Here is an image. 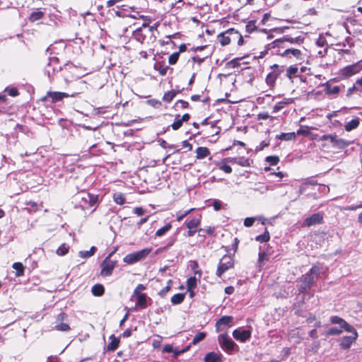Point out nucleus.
Wrapping results in <instances>:
<instances>
[{
    "label": "nucleus",
    "mask_w": 362,
    "mask_h": 362,
    "mask_svg": "<svg viewBox=\"0 0 362 362\" xmlns=\"http://www.w3.org/2000/svg\"><path fill=\"white\" fill-rule=\"evenodd\" d=\"M134 214H136L137 216H142L144 214V213L146 212V210L144 209L143 208L141 207H136L134 209Z\"/></svg>",
    "instance_id": "e2e57ef3"
},
{
    "label": "nucleus",
    "mask_w": 362,
    "mask_h": 362,
    "mask_svg": "<svg viewBox=\"0 0 362 362\" xmlns=\"http://www.w3.org/2000/svg\"><path fill=\"white\" fill-rule=\"evenodd\" d=\"M179 55H180L179 52H175V53L172 54L169 57V59H168L169 64H175L178 60Z\"/></svg>",
    "instance_id": "8fccbe9b"
},
{
    "label": "nucleus",
    "mask_w": 362,
    "mask_h": 362,
    "mask_svg": "<svg viewBox=\"0 0 362 362\" xmlns=\"http://www.w3.org/2000/svg\"><path fill=\"white\" fill-rule=\"evenodd\" d=\"M219 168L226 173H230L232 172L231 167L227 164H222L220 165Z\"/></svg>",
    "instance_id": "13d9d810"
},
{
    "label": "nucleus",
    "mask_w": 362,
    "mask_h": 362,
    "mask_svg": "<svg viewBox=\"0 0 362 362\" xmlns=\"http://www.w3.org/2000/svg\"><path fill=\"white\" fill-rule=\"evenodd\" d=\"M274 118V117L270 116L267 112H261L258 115L259 119H270L273 120Z\"/></svg>",
    "instance_id": "4d7b16f0"
},
{
    "label": "nucleus",
    "mask_w": 362,
    "mask_h": 362,
    "mask_svg": "<svg viewBox=\"0 0 362 362\" xmlns=\"http://www.w3.org/2000/svg\"><path fill=\"white\" fill-rule=\"evenodd\" d=\"M358 338V333L354 332V335L344 336L340 339L339 346L341 349L348 350Z\"/></svg>",
    "instance_id": "9d476101"
},
{
    "label": "nucleus",
    "mask_w": 362,
    "mask_h": 362,
    "mask_svg": "<svg viewBox=\"0 0 362 362\" xmlns=\"http://www.w3.org/2000/svg\"><path fill=\"white\" fill-rule=\"evenodd\" d=\"M270 239V235L268 230L266 229L264 233L262 235H257L255 240L260 243H266Z\"/></svg>",
    "instance_id": "c9c22d12"
},
{
    "label": "nucleus",
    "mask_w": 362,
    "mask_h": 362,
    "mask_svg": "<svg viewBox=\"0 0 362 362\" xmlns=\"http://www.w3.org/2000/svg\"><path fill=\"white\" fill-rule=\"evenodd\" d=\"M69 246L65 243L62 244L57 250V254L60 256L65 255L68 253Z\"/></svg>",
    "instance_id": "4c0bfd02"
},
{
    "label": "nucleus",
    "mask_w": 362,
    "mask_h": 362,
    "mask_svg": "<svg viewBox=\"0 0 362 362\" xmlns=\"http://www.w3.org/2000/svg\"><path fill=\"white\" fill-rule=\"evenodd\" d=\"M8 95L11 96H13V97L16 96L18 95V91L16 88H12L11 89H9Z\"/></svg>",
    "instance_id": "338daca9"
},
{
    "label": "nucleus",
    "mask_w": 362,
    "mask_h": 362,
    "mask_svg": "<svg viewBox=\"0 0 362 362\" xmlns=\"http://www.w3.org/2000/svg\"><path fill=\"white\" fill-rule=\"evenodd\" d=\"M229 161L243 167H248L250 165V160L245 157L231 158H229Z\"/></svg>",
    "instance_id": "6ab92c4d"
},
{
    "label": "nucleus",
    "mask_w": 362,
    "mask_h": 362,
    "mask_svg": "<svg viewBox=\"0 0 362 362\" xmlns=\"http://www.w3.org/2000/svg\"><path fill=\"white\" fill-rule=\"evenodd\" d=\"M342 332V328L331 327L327 329L326 335H339Z\"/></svg>",
    "instance_id": "a18cd8bd"
},
{
    "label": "nucleus",
    "mask_w": 362,
    "mask_h": 362,
    "mask_svg": "<svg viewBox=\"0 0 362 362\" xmlns=\"http://www.w3.org/2000/svg\"><path fill=\"white\" fill-rule=\"evenodd\" d=\"M253 190L255 192H258L260 194H264L269 190L268 186L265 185L263 183H258L253 188Z\"/></svg>",
    "instance_id": "e433bc0d"
},
{
    "label": "nucleus",
    "mask_w": 362,
    "mask_h": 362,
    "mask_svg": "<svg viewBox=\"0 0 362 362\" xmlns=\"http://www.w3.org/2000/svg\"><path fill=\"white\" fill-rule=\"evenodd\" d=\"M293 56L296 59H300L301 57V52L298 49L294 48H288L286 49L282 54V56L291 57Z\"/></svg>",
    "instance_id": "aec40b11"
},
{
    "label": "nucleus",
    "mask_w": 362,
    "mask_h": 362,
    "mask_svg": "<svg viewBox=\"0 0 362 362\" xmlns=\"http://www.w3.org/2000/svg\"><path fill=\"white\" fill-rule=\"evenodd\" d=\"M188 103L187 101H185V100H178L175 105L177 106H179L182 108V109H185L186 107H187L188 106Z\"/></svg>",
    "instance_id": "0e129e2a"
},
{
    "label": "nucleus",
    "mask_w": 362,
    "mask_h": 362,
    "mask_svg": "<svg viewBox=\"0 0 362 362\" xmlns=\"http://www.w3.org/2000/svg\"><path fill=\"white\" fill-rule=\"evenodd\" d=\"M288 104L287 101L278 102L273 107V112L276 113L282 110L286 105Z\"/></svg>",
    "instance_id": "37998d69"
},
{
    "label": "nucleus",
    "mask_w": 362,
    "mask_h": 362,
    "mask_svg": "<svg viewBox=\"0 0 362 362\" xmlns=\"http://www.w3.org/2000/svg\"><path fill=\"white\" fill-rule=\"evenodd\" d=\"M340 91V87L339 86H329L327 88V93L328 94H338Z\"/></svg>",
    "instance_id": "49530a36"
},
{
    "label": "nucleus",
    "mask_w": 362,
    "mask_h": 362,
    "mask_svg": "<svg viewBox=\"0 0 362 362\" xmlns=\"http://www.w3.org/2000/svg\"><path fill=\"white\" fill-rule=\"evenodd\" d=\"M213 206L214 210L218 211L222 207V202L220 200H214L213 202Z\"/></svg>",
    "instance_id": "680f3d73"
},
{
    "label": "nucleus",
    "mask_w": 362,
    "mask_h": 362,
    "mask_svg": "<svg viewBox=\"0 0 362 362\" xmlns=\"http://www.w3.org/2000/svg\"><path fill=\"white\" fill-rule=\"evenodd\" d=\"M323 216L320 213H316L306 218L302 223L303 227H310L317 224L322 223Z\"/></svg>",
    "instance_id": "1a4fd4ad"
},
{
    "label": "nucleus",
    "mask_w": 362,
    "mask_h": 362,
    "mask_svg": "<svg viewBox=\"0 0 362 362\" xmlns=\"http://www.w3.org/2000/svg\"><path fill=\"white\" fill-rule=\"evenodd\" d=\"M233 259L230 256L224 255L218 263L216 274L221 277L223 273L233 268Z\"/></svg>",
    "instance_id": "7ed1b4c3"
},
{
    "label": "nucleus",
    "mask_w": 362,
    "mask_h": 362,
    "mask_svg": "<svg viewBox=\"0 0 362 362\" xmlns=\"http://www.w3.org/2000/svg\"><path fill=\"white\" fill-rule=\"evenodd\" d=\"M301 280L303 283L305 284V287H303V289L305 291L308 290L315 282L314 277L310 275L303 276Z\"/></svg>",
    "instance_id": "393cba45"
},
{
    "label": "nucleus",
    "mask_w": 362,
    "mask_h": 362,
    "mask_svg": "<svg viewBox=\"0 0 362 362\" xmlns=\"http://www.w3.org/2000/svg\"><path fill=\"white\" fill-rule=\"evenodd\" d=\"M204 362H222L221 356L215 352H209L204 356Z\"/></svg>",
    "instance_id": "4be33fe9"
},
{
    "label": "nucleus",
    "mask_w": 362,
    "mask_h": 362,
    "mask_svg": "<svg viewBox=\"0 0 362 362\" xmlns=\"http://www.w3.org/2000/svg\"><path fill=\"white\" fill-rule=\"evenodd\" d=\"M226 33L232 35L233 40H238V45L239 46H241L243 45V43H244L243 37L242 35L238 30H236L233 28H230V29H228V30H226Z\"/></svg>",
    "instance_id": "f3484780"
},
{
    "label": "nucleus",
    "mask_w": 362,
    "mask_h": 362,
    "mask_svg": "<svg viewBox=\"0 0 362 362\" xmlns=\"http://www.w3.org/2000/svg\"><path fill=\"white\" fill-rule=\"evenodd\" d=\"M55 61H56L55 59H50L49 62L48 63V64L47 65V66L45 69V74L47 75L49 78H51L52 74L55 71V68L52 67V64H51L53 62H55Z\"/></svg>",
    "instance_id": "7c9ffc66"
},
{
    "label": "nucleus",
    "mask_w": 362,
    "mask_h": 362,
    "mask_svg": "<svg viewBox=\"0 0 362 362\" xmlns=\"http://www.w3.org/2000/svg\"><path fill=\"white\" fill-rule=\"evenodd\" d=\"M258 264H259V267H261V264L262 262L265 259H267V255L266 254L265 252H259V255H258Z\"/></svg>",
    "instance_id": "5fc2aeb1"
},
{
    "label": "nucleus",
    "mask_w": 362,
    "mask_h": 362,
    "mask_svg": "<svg viewBox=\"0 0 362 362\" xmlns=\"http://www.w3.org/2000/svg\"><path fill=\"white\" fill-rule=\"evenodd\" d=\"M298 69L296 66H289L286 70L287 77L289 78L290 79L292 78V77L296 74V73L298 72Z\"/></svg>",
    "instance_id": "a19ab883"
},
{
    "label": "nucleus",
    "mask_w": 362,
    "mask_h": 362,
    "mask_svg": "<svg viewBox=\"0 0 362 362\" xmlns=\"http://www.w3.org/2000/svg\"><path fill=\"white\" fill-rule=\"evenodd\" d=\"M44 16V13L40 11L33 12L29 17V20L31 22H35L40 20Z\"/></svg>",
    "instance_id": "2f4dec72"
},
{
    "label": "nucleus",
    "mask_w": 362,
    "mask_h": 362,
    "mask_svg": "<svg viewBox=\"0 0 362 362\" xmlns=\"http://www.w3.org/2000/svg\"><path fill=\"white\" fill-rule=\"evenodd\" d=\"M256 29H257V26L255 25V21H250L245 26L246 32L248 33H251L254 32Z\"/></svg>",
    "instance_id": "c03bdc74"
},
{
    "label": "nucleus",
    "mask_w": 362,
    "mask_h": 362,
    "mask_svg": "<svg viewBox=\"0 0 362 362\" xmlns=\"http://www.w3.org/2000/svg\"><path fill=\"white\" fill-rule=\"evenodd\" d=\"M105 292L104 286L100 284H97L92 286V294L95 296H101Z\"/></svg>",
    "instance_id": "bb28decb"
},
{
    "label": "nucleus",
    "mask_w": 362,
    "mask_h": 362,
    "mask_svg": "<svg viewBox=\"0 0 362 362\" xmlns=\"http://www.w3.org/2000/svg\"><path fill=\"white\" fill-rule=\"evenodd\" d=\"M273 71L269 73L266 77V83L270 87H274L275 82L281 72L284 71V66L274 64L271 66Z\"/></svg>",
    "instance_id": "39448f33"
},
{
    "label": "nucleus",
    "mask_w": 362,
    "mask_h": 362,
    "mask_svg": "<svg viewBox=\"0 0 362 362\" xmlns=\"http://www.w3.org/2000/svg\"><path fill=\"white\" fill-rule=\"evenodd\" d=\"M320 268L319 266L315 265L310 269V274L312 275H317L320 273Z\"/></svg>",
    "instance_id": "052dcab7"
},
{
    "label": "nucleus",
    "mask_w": 362,
    "mask_h": 362,
    "mask_svg": "<svg viewBox=\"0 0 362 362\" xmlns=\"http://www.w3.org/2000/svg\"><path fill=\"white\" fill-rule=\"evenodd\" d=\"M170 284H171V280H169L168 282V285L160 291V292H159L160 296H165V294L170 290V288H171Z\"/></svg>",
    "instance_id": "603ef678"
},
{
    "label": "nucleus",
    "mask_w": 362,
    "mask_h": 362,
    "mask_svg": "<svg viewBox=\"0 0 362 362\" xmlns=\"http://www.w3.org/2000/svg\"><path fill=\"white\" fill-rule=\"evenodd\" d=\"M255 221V218L253 217L246 218L244 220V226L246 227H250L253 225Z\"/></svg>",
    "instance_id": "6e6d98bb"
},
{
    "label": "nucleus",
    "mask_w": 362,
    "mask_h": 362,
    "mask_svg": "<svg viewBox=\"0 0 362 362\" xmlns=\"http://www.w3.org/2000/svg\"><path fill=\"white\" fill-rule=\"evenodd\" d=\"M194 209H190L185 211H180L176 214V219L177 221H181L185 216H187Z\"/></svg>",
    "instance_id": "ea45409f"
},
{
    "label": "nucleus",
    "mask_w": 362,
    "mask_h": 362,
    "mask_svg": "<svg viewBox=\"0 0 362 362\" xmlns=\"http://www.w3.org/2000/svg\"><path fill=\"white\" fill-rule=\"evenodd\" d=\"M145 288H146L143 284L137 285V286L135 288V289L134 291V296H137V295H139V293H141V291L144 290Z\"/></svg>",
    "instance_id": "bf43d9fd"
},
{
    "label": "nucleus",
    "mask_w": 362,
    "mask_h": 362,
    "mask_svg": "<svg viewBox=\"0 0 362 362\" xmlns=\"http://www.w3.org/2000/svg\"><path fill=\"white\" fill-rule=\"evenodd\" d=\"M361 92L359 90V87H358L356 83L352 86L348 88L346 92V96L350 97L354 93Z\"/></svg>",
    "instance_id": "09e8293b"
},
{
    "label": "nucleus",
    "mask_w": 362,
    "mask_h": 362,
    "mask_svg": "<svg viewBox=\"0 0 362 362\" xmlns=\"http://www.w3.org/2000/svg\"><path fill=\"white\" fill-rule=\"evenodd\" d=\"M206 334L205 332H199L194 337V339L191 344L196 345L197 344L202 341L206 337Z\"/></svg>",
    "instance_id": "58836bf2"
},
{
    "label": "nucleus",
    "mask_w": 362,
    "mask_h": 362,
    "mask_svg": "<svg viewBox=\"0 0 362 362\" xmlns=\"http://www.w3.org/2000/svg\"><path fill=\"white\" fill-rule=\"evenodd\" d=\"M12 267L16 270V276H21L24 274L25 267L21 262H15L13 264Z\"/></svg>",
    "instance_id": "cd10ccee"
},
{
    "label": "nucleus",
    "mask_w": 362,
    "mask_h": 362,
    "mask_svg": "<svg viewBox=\"0 0 362 362\" xmlns=\"http://www.w3.org/2000/svg\"><path fill=\"white\" fill-rule=\"evenodd\" d=\"M362 71V64L357 62L349 66H346L339 70V74L344 78H348Z\"/></svg>",
    "instance_id": "20e7f679"
},
{
    "label": "nucleus",
    "mask_w": 362,
    "mask_h": 362,
    "mask_svg": "<svg viewBox=\"0 0 362 362\" xmlns=\"http://www.w3.org/2000/svg\"><path fill=\"white\" fill-rule=\"evenodd\" d=\"M116 264L117 261L104 259L100 264L101 271L100 275L103 277L110 276L112 274Z\"/></svg>",
    "instance_id": "0eeeda50"
},
{
    "label": "nucleus",
    "mask_w": 362,
    "mask_h": 362,
    "mask_svg": "<svg viewBox=\"0 0 362 362\" xmlns=\"http://www.w3.org/2000/svg\"><path fill=\"white\" fill-rule=\"evenodd\" d=\"M185 293H177L171 298V303L173 305L180 304L185 299Z\"/></svg>",
    "instance_id": "c756f323"
},
{
    "label": "nucleus",
    "mask_w": 362,
    "mask_h": 362,
    "mask_svg": "<svg viewBox=\"0 0 362 362\" xmlns=\"http://www.w3.org/2000/svg\"><path fill=\"white\" fill-rule=\"evenodd\" d=\"M356 85L359 87V90L362 92V76L356 81Z\"/></svg>",
    "instance_id": "774afa93"
},
{
    "label": "nucleus",
    "mask_w": 362,
    "mask_h": 362,
    "mask_svg": "<svg viewBox=\"0 0 362 362\" xmlns=\"http://www.w3.org/2000/svg\"><path fill=\"white\" fill-rule=\"evenodd\" d=\"M69 96H74V93L69 95L66 93L63 92H52L48 91L45 96V99L51 98L52 103H57L62 100L64 98H68Z\"/></svg>",
    "instance_id": "9b49d317"
},
{
    "label": "nucleus",
    "mask_w": 362,
    "mask_h": 362,
    "mask_svg": "<svg viewBox=\"0 0 362 362\" xmlns=\"http://www.w3.org/2000/svg\"><path fill=\"white\" fill-rule=\"evenodd\" d=\"M233 325V318H219L216 323V332L224 330Z\"/></svg>",
    "instance_id": "2eb2a0df"
},
{
    "label": "nucleus",
    "mask_w": 362,
    "mask_h": 362,
    "mask_svg": "<svg viewBox=\"0 0 362 362\" xmlns=\"http://www.w3.org/2000/svg\"><path fill=\"white\" fill-rule=\"evenodd\" d=\"M360 124L359 118H355L351 119V121L346 122L344 125V129L346 132H351L355 129H356Z\"/></svg>",
    "instance_id": "5701e85b"
},
{
    "label": "nucleus",
    "mask_w": 362,
    "mask_h": 362,
    "mask_svg": "<svg viewBox=\"0 0 362 362\" xmlns=\"http://www.w3.org/2000/svg\"><path fill=\"white\" fill-rule=\"evenodd\" d=\"M197 159H203L210 154L209 150L206 147H198L196 149Z\"/></svg>",
    "instance_id": "b1692460"
},
{
    "label": "nucleus",
    "mask_w": 362,
    "mask_h": 362,
    "mask_svg": "<svg viewBox=\"0 0 362 362\" xmlns=\"http://www.w3.org/2000/svg\"><path fill=\"white\" fill-rule=\"evenodd\" d=\"M54 329L62 331V332H67L70 329V327L67 323L65 322H56Z\"/></svg>",
    "instance_id": "f704fd0d"
},
{
    "label": "nucleus",
    "mask_w": 362,
    "mask_h": 362,
    "mask_svg": "<svg viewBox=\"0 0 362 362\" xmlns=\"http://www.w3.org/2000/svg\"><path fill=\"white\" fill-rule=\"evenodd\" d=\"M136 298V306L138 308H145L147 306L148 304V300H150L148 298L147 296L145 293H139L137 296H135Z\"/></svg>",
    "instance_id": "dca6fc26"
},
{
    "label": "nucleus",
    "mask_w": 362,
    "mask_h": 362,
    "mask_svg": "<svg viewBox=\"0 0 362 362\" xmlns=\"http://www.w3.org/2000/svg\"><path fill=\"white\" fill-rule=\"evenodd\" d=\"M266 160L269 162L271 165H275L279 161V159L277 156H268L266 158Z\"/></svg>",
    "instance_id": "864d4df0"
},
{
    "label": "nucleus",
    "mask_w": 362,
    "mask_h": 362,
    "mask_svg": "<svg viewBox=\"0 0 362 362\" xmlns=\"http://www.w3.org/2000/svg\"><path fill=\"white\" fill-rule=\"evenodd\" d=\"M218 341L221 348L226 351H232L235 346V342L228 337L227 334H221Z\"/></svg>",
    "instance_id": "6e6552de"
},
{
    "label": "nucleus",
    "mask_w": 362,
    "mask_h": 362,
    "mask_svg": "<svg viewBox=\"0 0 362 362\" xmlns=\"http://www.w3.org/2000/svg\"><path fill=\"white\" fill-rule=\"evenodd\" d=\"M178 117H180V115L176 117L175 121L171 124V127L174 130L179 129L182 125V122L181 121L180 118Z\"/></svg>",
    "instance_id": "de8ad7c7"
},
{
    "label": "nucleus",
    "mask_w": 362,
    "mask_h": 362,
    "mask_svg": "<svg viewBox=\"0 0 362 362\" xmlns=\"http://www.w3.org/2000/svg\"><path fill=\"white\" fill-rule=\"evenodd\" d=\"M114 201L119 205H122L125 202V197L121 192H117L113 194Z\"/></svg>",
    "instance_id": "72a5a7b5"
},
{
    "label": "nucleus",
    "mask_w": 362,
    "mask_h": 362,
    "mask_svg": "<svg viewBox=\"0 0 362 362\" xmlns=\"http://www.w3.org/2000/svg\"><path fill=\"white\" fill-rule=\"evenodd\" d=\"M119 344V339L115 337V335H111L110 337V342L107 345V351H115L117 349Z\"/></svg>",
    "instance_id": "412c9836"
},
{
    "label": "nucleus",
    "mask_w": 362,
    "mask_h": 362,
    "mask_svg": "<svg viewBox=\"0 0 362 362\" xmlns=\"http://www.w3.org/2000/svg\"><path fill=\"white\" fill-rule=\"evenodd\" d=\"M322 141H329L333 147L343 149L349 146L351 142L339 138L336 134H325L321 137Z\"/></svg>",
    "instance_id": "f03ea898"
},
{
    "label": "nucleus",
    "mask_w": 362,
    "mask_h": 362,
    "mask_svg": "<svg viewBox=\"0 0 362 362\" xmlns=\"http://www.w3.org/2000/svg\"><path fill=\"white\" fill-rule=\"evenodd\" d=\"M284 42H288L291 44H298L300 45L303 42V38L298 36L296 37H291L288 36H284L282 39H277L274 41V46H279L280 43Z\"/></svg>",
    "instance_id": "4468645a"
},
{
    "label": "nucleus",
    "mask_w": 362,
    "mask_h": 362,
    "mask_svg": "<svg viewBox=\"0 0 362 362\" xmlns=\"http://www.w3.org/2000/svg\"><path fill=\"white\" fill-rule=\"evenodd\" d=\"M296 134L295 132L281 133L276 136V139L284 141H291L295 139Z\"/></svg>",
    "instance_id": "a878e982"
},
{
    "label": "nucleus",
    "mask_w": 362,
    "mask_h": 362,
    "mask_svg": "<svg viewBox=\"0 0 362 362\" xmlns=\"http://www.w3.org/2000/svg\"><path fill=\"white\" fill-rule=\"evenodd\" d=\"M172 228L171 224L167 223L163 227L160 228L156 232V235L158 237H161L164 235L168 231H169Z\"/></svg>",
    "instance_id": "473e14b6"
},
{
    "label": "nucleus",
    "mask_w": 362,
    "mask_h": 362,
    "mask_svg": "<svg viewBox=\"0 0 362 362\" xmlns=\"http://www.w3.org/2000/svg\"><path fill=\"white\" fill-rule=\"evenodd\" d=\"M187 290H191L197 286V278L192 276L187 279Z\"/></svg>",
    "instance_id": "79ce46f5"
},
{
    "label": "nucleus",
    "mask_w": 362,
    "mask_h": 362,
    "mask_svg": "<svg viewBox=\"0 0 362 362\" xmlns=\"http://www.w3.org/2000/svg\"><path fill=\"white\" fill-rule=\"evenodd\" d=\"M218 38L219 39V42L222 46L228 45L233 40L232 35L226 33V31L219 34L218 35Z\"/></svg>",
    "instance_id": "a211bd4d"
},
{
    "label": "nucleus",
    "mask_w": 362,
    "mask_h": 362,
    "mask_svg": "<svg viewBox=\"0 0 362 362\" xmlns=\"http://www.w3.org/2000/svg\"><path fill=\"white\" fill-rule=\"evenodd\" d=\"M163 351V352H165V353H173L174 351V349H173V345L166 344L164 346Z\"/></svg>",
    "instance_id": "69168bd1"
},
{
    "label": "nucleus",
    "mask_w": 362,
    "mask_h": 362,
    "mask_svg": "<svg viewBox=\"0 0 362 362\" xmlns=\"http://www.w3.org/2000/svg\"><path fill=\"white\" fill-rule=\"evenodd\" d=\"M296 134L298 135L308 136L310 134V131L307 127H301Z\"/></svg>",
    "instance_id": "3c124183"
},
{
    "label": "nucleus",
    "mask_w": 362,
    "mask_h": 362,
    "mask_svg": "<svg viewBox=\"0 0 362 362\" xmlns=\"http://www.w3.org/2000/svg\"><path fill=\"white\" fill-rule=\"evenodd\" d=\"M331 322L332 324H339L341 328L344 329L345 331L351 333V334L354 335V332H357L354 327L348 324L344 319L342 318H331Z\"/></svg>",
    "instance_id": "f8f14e48"
},
{
    "label": "nucleus",
    "mask_w": 362,
    "mask_h": 362,
    "mask_svg": "<svg viewBox=\"0 0 362 362\" xmlns=\"http://www.w3.org/2000/svg\"><path fill=\"white\" fill-rule=\"evenodd\" d=\"M185 224L188 228L187 235L189 237L193 236L197 231L201 232L203 230V229L199 228L201 224V216L199 217H194L191 220L186 221Z\"/></svg>",
    "instance_id": "423d86ee"
},
{
    "label": "nucleus",
    "mask_w": 362,
    "mask_h": 362,
    "mask_svg": "<svg viewBox=\"0 0 362 362\" xmlns=\"http://www.w3.org/2000/svg\"><path fill=\"white\" fill-rule=\"evenodd\" d=\"M152 252L151 247H146L141 250L134 252L127 255L123 258V262L127 264H135L142 259H144Z\"/></svg>",
    "instance_id": "f257e3e1"
},
{
    "label": "nucleus",
    "mask_w": 362,
    "mask_h": 362,
    "mask_svg": "<svg viewBox=\"0 0 362 362\" xmlns=\"http://www.w3.org/2000/svg\"><path fill=\"white\" fill-rule=\"evenodd\" d=\"M177 93V92L175 90H171L170 91H168L164 94V95L163 97V100L165 103H170L173 100V98L175 97Z\"/></svg>",
    "instance_id": "c85d7f7f"
},
{
    "label": "nucleus",
    "mask_w": 362,
    "mask_h": 362,
    "mask_svg": "<svg viewBox=\"0 0 362 362\" xmlns=\"http://www.w3.org/2000/svg\"><path fill=\"white\" fill-rule=\"evenodd\" d=\"M233 336L236 340L244 342L250 337L251 332L247 329H235L233 332Z\"/></svg>",
    "instance_id": "ddd939ff"
}]
</instances>
